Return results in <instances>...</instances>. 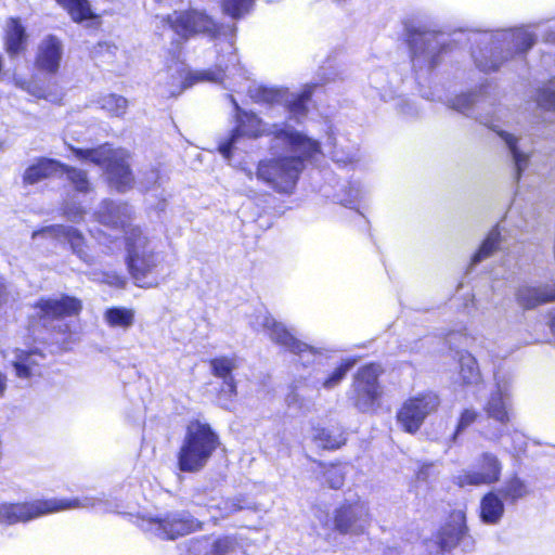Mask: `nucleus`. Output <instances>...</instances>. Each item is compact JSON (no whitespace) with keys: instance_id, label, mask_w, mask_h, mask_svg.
<instances>
[{"instance_id":"1","label":"nucleus","mask_w":555,"mask_h":555,"mask_svg":"<svg viewBox=\"0 0 555 555\" xmlns=\"http://www.w3.org/2000/svg\"><path fill=\"white\" fill-rule=\"evenodd\" d=\"M273 141H282L296 155H279L262 158L256 166V178L282 195L295 193L305 162L322 154L321 143L295 129H278Z\"/></svg>"},{"instance_id":"2","label":"nucleus","mask_w":555,"mask_h":555,"mask_svg":"<svg viewBox=\"0 0 555 555\" xmlns=\"http://www.w3.org/2000/svg\"><path fill=\"white\" fill-rule=\"evenodd\" d=\"M98 220L103 225L122 231L127 270L135 284L143 286V281L158 266L157 254L150 247V237L140 225L132 223V216L126 207L113 202L101 207Z\"/></svg>"},{"instance_id":"3","label":"nucleus","mask_w":555,"mask_h":555,"mask_svg":"<svg viewBox=\"0 0 555 555\" xmlns=\"http://www.w3.org/2000/svg\"><path fill=\"white\" fill-rule=\"evenodd\" d=\"M220 446V437L208 422L199 418L190 420L176 454L177 468L181 473H199Z\"/></svg>"},{"instance_id":"4","label":"nucleus","mask_w":555,"mask_h":555,"mask_svg":"<svg viewBox=\"0 0 555 555\" xmlns=\"http://www.w3.org/2000/svg\"><path fill=\"white\" fill-rule=\"evenodd\" d=\"M78 498H38L17 502L0 503V525L27 524L47 515L83 507Z\"/></svg>"},{"instance_id":"5","label":"nucleus","mask_w":555,"mask_h":555,"mask_svg":"<svg viewBox=\"0 0 555 555\" xmlns=\"http://www.w3.org/2000/svg\"><path fill=\"white\" fill-rule=\"evenodd\" d=\"M385 370L379 362H367L358 367L352 377L350 401L362 414H376L382 406L384 389L380 376Z\"/></svg>"},{"instance_id":"6","label":"nucleus","mask_w":555,"mask_h":555,"mask_svg":"<svg viewBox=\"0 0 555 555\" xmlns=\"http://www.w3.org/2000/svg\"><path fill=\"white\" fill-rule=\"evenodd\" d=\"M164 22L183 40L198 35L217 38L222 29L210 15L196 9L173 11L164 17Z\"/></svg>"},{"instance_id":"7","label":"nucleus","mask_w":555,"mask_h":555,"mask_svg":"<svg viewBox=\"0 0 555 555\" xmlns=\"http://www.w3.org/2000/svg\"><path fill=\"white\" fill-rule=\"evenodd\" d=\"M440 406V398L434 391H422L406 398L396 412V421L400 428L410 435L416 434L426 418L436 413Z\"/></svg>"},{"instance_id":"8","label":"nucleus","mask_w":555,"mask_h":555,"mask_svg":"<svg viewBox=\"0 0 555 555\" xmlns=\"http://www.w3.org/2000/svg\"><path fill=\"white\" fill-rule=\"evenodd\" d=\"M202 529L203 522L189 512H168L146 519V530L163 540H177Z\"/></svg>"},{"instance_id":"9","label":"nucleus","mask_w":555,"mask_h":555,"mask_svg":"<svg viewBox=\"0 0 555 555\" xmlns=\"http://www.w3.org/2000/svg\"><path fill=\"white\" fill-rule=\"evenodd\" d=\"M83 305L78 297L62 294L60 297H40L33 305L36 321L47 324L78 317Z\"/></svg>"},{"instance_id":"10","label":"nucleus","mask_w":555,"mask_h":555,"mask_svg":"<svg viewBox=\"0 0 555 555\" xmlns=\"http://www.w3.org/2000/svg\"><path fill=\"white\" fill-rule=\"evenodd\" d=\"M477 470H465L455 477L459 488L491 486L500 481L503 465L492 452H482L477 460Z\"/></svg>"},{"instance_id":"11","label":"nucleus","mask_w":555,"mask_h":555,"mask_svg":"<svg viewBox=\"0 0 555 555\" xmlns=\"http://www.w3.org/2000/svg\"><path fill=\"white\" fill-rule=\"evenodd\" d=\"M370 517L369 508L361 500H345L333 511L332 530L340 535L357 533Z\"/></svg>"},{"instance_id":"12","label":"nucleus","mask_w":555,"mask_h":555,"mask_svg":"<svg viewBox=\"0 0 555 555\" xmlns=\"http://www.w3.org/2000/svg\"><path fill=\"white\" fill-rule=\"evenodd\" d=\"M211 374L223 380L222 386L217 391V399L220 406L225 410H231L237 397V383L233 376V371L236 369V360L232 357H215L208 361Z\"/></svg>"},{"instance_id":"13","label":"nucleus","mask_w":555,"mask_h":555,"mask_svg":"<svg viewBox=\"0 0 555 555\" xmlns=\"http://www.w3.org/2000/svg\"><path fill=\"white\" fill-rule=\"evenodd\" d=\"M468 531L465 511H450L444 522L435 533V543L438 551L441 553L453 551L468 534Z\"/></svg>"},{"instance_id":"14","label":"nucleus","mask_w":555,"mask_h":555,"mask_svg":"<svg viewBox=\"0 0 555 555\" xmlns=\"http://www.w3.org/2000/svg\"><path fill=\"white\" fill-rule=\"evenodd\" d=\"M30 36L21 16L5 18L2 29V47L10 59L25 55L28 51Z\"/></svg>"},{"instance_id":"15","label":"nucleus","mask_w":555,"mask_h":555,"mask_svg":"<svg viewBox=\"0 0 555 555\" xmlns=\"http://www.w3.org/2000/svg\"><path fill=\"white\" fill-rule=\"evenodd\" d=\"M130 154L124 150L115 149L105 166L111 182L118 192L130 190L134 183V177L129 164Z\"/></svg>"},{"instance_id":"16","label":"nucleus","mask_w":555,"mask_h":555,"mask_svg":"<svg viewBox=\"0 0 555 555\" xmlns=\"http://www.w3.org/2000/svg\"><path fill=\"white\" fill-rule=\"evenodd\" d=\"M278 129L287 128L280 124H273L272 128L269 129L256 113L240 111L236 116V126L232 130L237 133L238 138L259 139L261 137H270L273 140V132Z\"/></svg>"},{"instance_id":"17","label":"nucleus","mask_w":555,"mask_h":555,"mask_svg":"<svg viewBox=\"0 0 555 555\" xmlns=\"http://www.w3.org/2000/svg\"><path fill=\"white\" fill-rule=\"evenodd\" d=\"M62 57V43L54 35L47 36L39 44L35 57L36 66L49 74H55L59 70Z\"/></svg>"},{"instance_id":"18","label":"nucleus","mask_w":555,"mask_h":555,"mask_svg":"<svg viewBox=\"0 0 555 555\" xmlns=\"http://www.w3.org/2000/svg\"><path fill=\"white\" fill-rule=\"evenodd\" d=\"M505 501L496 489L486 491L479 501L478 517L483 525H498L505 514Z\"/></svg>"},{"instance_id":"19","label":"nucleus","mask_w":555,"mask_h":555,"mask_svg":"<svg viewBox=\"0 0 555 555\" xmlns=\"http://www.w3.org/2000/svg\"><path fill=\"white\" fill-rule=\"evenodd\" d=\"M52 234L56 238L65 240L74 254L79 258L86 259L88 255V244L83 234L74 227L53 224L42 230Z\"/></svg>"},{"instance_id":"20","label":"nucleus","mask_w":555,"mask_h":555,"mask_svg":"<svg viewBox=\"0 0 555 555\" xmlns=\"http://www.w3.org/2000/svg\"><path fill=\"white\" fill-rule=\"evenodd\" d=\"M75 24L100 22V15L94 11L90 0H53Z\"/></svg>"},{"instance_id":"21","label":"nucleus","mask_w":555,"mask_h":555,"mask_svg":"<svg viewBox=\"0 0 555 555\" xmlns=\"http://www.w3.org/2000/svg\"><path fill=\"white\" fill-rule=\"evenodd\" d=\"M61 162L49 157H38L29 165L22 177L25 185H33L59 173Z\"/></svg>"},{"instance_id":"22","label":"nucleus","mask_w":555,"mask_h":555,"mask_svg":"<svg viewBox=\"0 0 555 555\" xmlns=\"http://www.w3.org/2000/svg\"><path fill=\"white\" fill-rule=\"evenodd\" d=\"M496 490L507 505H514L531 493L529 483L518 473L508 475Z\"/></svg>"},{"instance_id":"23","label":"nucleus","mask_w":555,"mask_h":555,"mask_svg":"<svg viewBox=\"0 0 555 555\" xmlns=\"http://www.w3.org/2000/svg\"><path fill=\"white\" fill-rule=\"evenodd\" d=\"M247 508H249V502L245 495L222 496L216 504L208 506L215 524Z\"/></svg>"},{"instance_id":"24","label":"nucleus","mask_w":555,"mask_h":555,"mask_svg":"<svg viewBox=\"0 0 555 555\" xmlns=\"http://www.w3.org/2000/svg\"><path fill=\"white\" fill-rule=\"evenodd\" d=\"M312 440L322 450L335 451L347 443V436L341 427H318L314 429Z\"/></svg>"},{"instance_id":"25","label":"nucleus","mask_w":555,"mask_h":555,"mask_svg":"<svg viewBox=\"0 0 555 555\" xmlns=\"http://www.w3.org/2000/svg\"><path fill=\"white\" fill-rule=\"evenodd\" d=\"M69 151L78 160L90 162L105 168L115 149H113L109 143H104L90 149L70 145Z\"/></svg>"},{"instance_id":"26","label":"nucleus","mask_w":555,"mask_h":555,"mask_svg":"<svg viewBox=\"0 0 555 555\" xmlns=\"http://www.w3.org/2000/svg\"><path fill=\"white\" fill-rule=\"evenodd\" d=\"M315 85H306L301 91L295 94L289 101L286 102L285 107L289 113L291 118L299 120L309 113V103L312 101L313 90Z\"/></svg>"},{"instance_id":"27","label":"nucleus","mask_w":555,"mask_h":555,"mask_svg":"<svg viewBox=\"0 0 555 555\" xmlns=\"http://www.w3.org/2000/svg\"><path fill=\"white\" fill-rule=\"evenodd\" d=\"M483 411L489 418H492L502 425H506L511 422L509 408L501 391H495L490 395L483 406Z\"/></svg>"},{"instance_id":"28","label":"nucleus","mask_w":555,"mask_h":555,"mask_svg":"<svg viewBox=\"0 0 555 555\" xmlns=\"http://www.w3.org/2000/svg\"><path fill=\"white\" fill-rule=\"evenodd\" d=\"M96 103L112 118H124L129 106L128 100L116 93H106L101 95Z\"/></svg>"},{"instance_id":"29","label":"nucleus","mask_w":555,"mask_h":555,"mask_svg":"<svg viewBox=\"0 0 555 555\" xmlns=\"http://www.w3.org/2000/svg\"><path fill=\"white\" fill-rule=\"evenodd\" d=\"M59 173L66 176L67 181L77 193L87 194L92 190L88 172L61 162Z\"/></svg>"},{"instance_id":"30","label":"nucleus","mask_w":555,"mask_h":555,"mask_svg":"<svg viewBox=\"0 0 555 555\" xmlns=\"http://www.w3.org/2000/svg\"><path fill=\"white\" fill-rule=\"evenodd\" d=\"M501 232L498 225L493 227L483 238L478 249L472 256V262L478 263L490 257L500 246Z\"/></svg>"},{"instance_id":"31","label":"nucleus","mask_w":555,"mask_h":555,"mask_svg":"<svg viewBox=\"0 0 555 555\" xmlns=\"http://www.w3.org/2000/svg\"><path fill=\"white\" fill-rule=\"evenodd\" d=\"M515 298L519 307L524 310H531L544 305L541 287L529 285L520 286L515 294Z\"/></svg>"},{"instance_id":"32","label":"nucleus","mask_w":555,"mask_h":555,"mask_svg":"<svg viewBox=\"0 0 555 555\" xmlns=\"http://www.w3.org/2000/svg\"><path fill=\"white\" fill-rule=\"evenodd\" d=\"M459 367V376L463 385H472L480 379V370L476 358L466 352L461 354Z\"/></svg>"},{"instance_id":"33","label":"nucleus","mask_w":555,"mask_h":555,"mask_svg":"<svg viewBox=\"0 0 555 555\" xmlns=\"http://www.w3.org/2000/svg\"><path fill=\"white\" fill-rule=\"evenodd\" d=\"M104 319L111 327L128 328L134 322V311L126 307H111L105 310Z\"/></svg>"},{"instance_id":"34","label":"nucleus","mask_w":555,"mask_h":555,"mask_svg":"<svg viewBox=\"0 0 555 555\" xmlns=\"http://www.w3.org/2000/svg\"><path fill=\"white\" fill-rule=\"evenodd\" d=\"M321 468L322 476L326 480L327 487L333 490H339L345 483V473L340 469V463L315 462Z\"/></svg>"},{"instance_id":"35","label":"nucleus","mask_w":555,"mask_h":555,"mask_svg":"<svg viewBox=\"0 0 555 555\" xmlns=\"http://www.w3.org/2000/svg\"><path fill=\"white\" fill-rule=\"evenodd\" d=\"M254 4L255 0H220L222 12L234 20H240L248 14Z\"/></svg>"},{"instance_id":"36","label":"nucleus","mask_w":555,"mask_h":555,"mask_svg":"<svg viewBox=\"0 0 555 555\" xmlns=\"http://www.w3.org/2000/svg\"><path fill=\"white\" fill-rule=\"evenodd\" d=\"M283 94L280 89L259 86L250 92V99L257 104L275 105L282 101Z\"/></svg>"},{"instance_id":"37","label":"nucleus","mask_w":555,"mask_h":555,"mask_svg":"<svg viewBox=\"0 0 555 555\" xmlns=\"http://www.w3.org/2000/svg\"><path fill=\"white\" fill-rule=\"evenodd\" d=\"M479 416V412L473 408L463 409L460 412L454 430L450 437V441L456 442L457 437L473 426L478 421Z\"/></svg>"},{"instance_id":"38","label":"nucleus","mask_w":555,"mask_h":555,"mask_svg":"<svg viewBox=\"0 0 555 555\" xmlns=\"http://www.w3.org/2000/svg\"><path fill=\"white\" fill-rule=\"evenodd\" d=\"M500 137L505 141L513 155L516 165L517 179L519 180L528 157L518 149V140L516 137L505 131H501Z\"/></svg>"},{"instance_id":"39","label":"nucleus","mask_w":555,"mask_h":555,"mask_svg":"<svg viewBox=\"0 0 555 555\" xmlns=\"http://www.w3.org/2000/svg\"><path fill=\"white\" fill-rule=\"evenodd\" d=\"M276 344L297 356L315 352L313 347L296 338L289 331H286Z\"/></svg>"},{"instance_id":"40","label":"nucleus","mask_w":555,"mask_h":555,"mask_svg":"<svg viewBox=\"0 0 555 555\" xmlns=\"http://www.w3.org/2000/svg\"><path fill=\"white\" fill-rule=\"evenodd\" d=\"M357 363L356 358L344 359L335 370L323 380L322 385L326 389H332L338 385L347 375L348 371Z\"/></svg>"},{"instance_id":"41","label":"nucleus","mask_w":555,"mask_h":555,"mask_svg":"<svg viewBox=\"0 0 555 555\" xmlns=\"http://www.w3.org/2000/svg\"><path fill=\"white\" fill-rule=\"evenodd\" d=\"M429 33L416 28L409 29L406 35V42L411 49L413 56L423 54L429 44Z\"/></svg>"},{"instance_id":"42","label":"nucleus","mask_w":555,"mask_h":555,"mask_svg":"<svg viewBox=\"0 0 555 555\" xmlns=\"http://www.w3.org/2000/svg\"><path fill=\"white\" fill-rule=\"evenodd\" d=\"M238 548L240 545L234 535H221L214 541L208 555H232Z\"/></svg>"},{"instance_id":"43","label":"nucleus","mask_w":555,"mask_h":555,"mask_svg":"<svg viewBox=\"0 0 555 555\" xmlns=\"http://www.w3.org/2000/svg\"><path fill=\"white\" fill-rule=\"evenodd\" d=\"M37 351H26L18 356V360L13 362V367L15 369V375L18 378H30L33 373V367L37 365L35 361L31 360V356L36 354ZM38 354H40L38 352Z\"/></svg>"},{"instance_id":"44","label":"nucleus","mask_w":555,"mask_h":555,"mask_svg":"<svg viewBox=\"0 0 555 555\" xmlns=\"http://www.w3.org/2000/svg\"><path fill=\"white\" fill-rule=\"evenodd\" d=\"M537 102L544 109L555 111V77L539 90Z\"/></svg>"},{"instance_id":"45","label":"nucleus","mask_w":555,"mask_h":555,"mask_svg":"<svg viewBox=\"0 0 555 555\" xmlns=\"http://www.w3.org/2000/svg\"><path fill=\"white\" fill-rule=\"evenodd\" d=\"M238 135L233 130L231 131L230 135L219 143L218 151L221 153V155L229 159L232 157L234 144L237 141Z\"/></svg>"},{"instance_id":"46","label":"nucleus","mask_w":555,"mask_h":555,"mask_svg":"<svg viewBox=\"0 0 555 555\" xmlns=\"http://www.w3.org/2000/svg\"><path fill=\"white\" fill-rule=\"evenodd\" d=\"M535 42V37L533 34H530V33H524L519 36V38L516 40V43H515V47L516 49L521 52V53H525L527 52L529 49L532 48V46L534 44Z\"/></svg>"},{"instance_id":"47","label":"nucleus","mask_w":555,"mask_h":555,"mask_svg":"<svg viewBox=\"0 0 555 555\" xmlns=\"http://www.w3.org/2000/svg\"><path fill=\"white\" fill-rule=\"evenodd\" d=\"M264 326L270 331V337L275 344L283 336V334L288 331L285 326L275 322L274 320L266 321Z\"/></svg>"},{"instance_id":"48","label":"nucleus","mask_w":555,"mask_h":555,"mask_svg":"<svg viewBox=\"0 0 555 555\" xmlns=\"http://www.w3.org/2000/svg\"><path fill=\"white\" fill-rule=\"evenodd\" d=\"M211 77L207 73H189L184 81L182 82V88H189L192 87L194 83L204 81V80H210Z\"/></svg>"},{"instance_id":"49","label":"nucleus","mask_w":555,"mask_h":555,"mask_svg":"<svg viewBox=\"0 0 555 555\" xmlns=\"http://www.w3.org/2000/svg\"><path fill=\"white\" fill-rule=\"evenodd\" d=\"M433 463H423L421 464L415 472V479L417 481H427L430 475V469L433 468Z\"/></svg>"},{"instance_id":"50","label":"nucleus","mask_w":555,"mask_h":555,"mask_svg":"<svg viewBox=\"0 0 555 555\" xmlns=\"http://www.w3.org/2000/svg\"><path fill=\"white\" fill-rule=\"evenodd\" d=\"M541 291L543 292L544 305L555 302V283L553 285L547 284L541 287Z\"/></svg>"},{"instance_id":"51","label":"nucleus","mask_w":555,"mask_h":555,"mask_svg":"<svg viewBox=\"0 0 555 555\" xmlns=\"http://www.w3.org/2000/svg\"><path fill=\"white\" fill-rule=\"evenodd\" d=\"M477 66L481 72L488 73V72H495L500 68L499 63H491L488 64L487 62H483L481 60L477 61Z\"/></svg>"},{"instance_id":"52","label":"nucleus","mask_w":555,"mask_h":555,"mask_svg":"<svg viewBox=\"0 0 555 555\" xmlns=\"http://www.w3.org/2000/svg\"><path fill=\"white\" fill-rule=\"evenodd\" d=\"M448 48H449V46H448V44H442V46H440V48H439L438 52H437L435 55H433V57H431V60H430V65H431V67H435V66L439 63V60H438L439 55H440L441 53L447 52Z\"/></svg>"},{"instance_id":"53","label":"nucleus","mask_w":555,"mask_h":555,"mask_svg":"<svg viewBox=\"0 0 555 555\" xmlns=\"http://www.w3.org/2000/svg\"><path fill=\"white\" fill-rule=\"evenodd\" d=\"M7 375L0 371V397H2L7 389Z\"/></svg>"},{"instance_id":"54","label":"nucleus","mask_w":555,"mask_h":555,"mask_svg":"<svg viewBox=\"0 0 555 555\" xmlns=\"http://www.w3.org/2000/svg\"><path fill=\"white\" fill-rule=\"evenodd\" d=\"M116 286L118 287H125L126 285V280L124 276H116V281L114 283Z\"/></svg>"},{"instance_id":"55","label":"nucleus","mask_w":555,"mask_h":555,"mask_svg":"<svg viewBox=\"0 0 555 555\" xmlns=\"http://www.w3.org/2000/svg\"><path fill=\"white\" fill-rule=\"evenodd\" d=\"M547 40L548 41H555V34H548Z\"/></svg>"},{"instance_id":"56","label":"nucleus","mask_w":555,"mask_h":555,"mask_svg":"<svg viewBox=\"0 0 555 555\" xmlns=\"http://www.w3.org/2000/svg\"><path fill=\"white\" fill-rule=\"evenodd\" d=\"M333 1H334L335 3H337V4H341V3L346 2L347 0H333Z\"/></svg>"},{"instance_id":"57","label":"nucleus","mask_w":555,"mask_h":555,"mask_svg":"<svg viewBox=\"0 0 555 555\" xmlns=\"http://www.w3.org/2000/svg\"><path fill=\"white\" fill-rule=\"evenodd\" d=\"M205 491H206V489H205V488H203V489H197V492H198V493H199V492H205Z\"/></svg>"}]
</instances>
